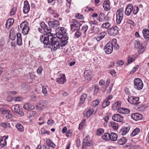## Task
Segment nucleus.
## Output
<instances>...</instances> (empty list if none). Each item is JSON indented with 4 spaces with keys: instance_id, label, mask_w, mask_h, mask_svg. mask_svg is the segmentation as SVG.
Here are the masks:
<instances>
[{
    "instance_id": "nucleus-29",
    "label": "nucleus",
    "mask_w": 149,
    "mask_h": 149,
    "mask_svg": "<svg viewBox=\"0 0 149 149\" xmlns=\"http://www.w3.org/2000/svg\"><path fill=\"white\" fill-rule=\"evenodd\" d=\"M144 37L145 38H149V30L147 29H144L142 31Z\"/></svg>"
},
{
    "instance_id": "nucleus-53",
    "label": "nucleus",
    "mask_w": 149,
    "mask_h": 149,
    "mask_svg": "<svg viewBox=\"0 0 149 149\" xmlns=\"http://www.w3.org/2000/svg\"><path fill=\"white\" fill-rule=\"evenodd\" d=\"M75 17L79 19H83L84 18L83 15L80 13L76 14Z\"/></svg>"
},
{
    "instance_id": "nucleus-62",
    "label": "nucleus",
    "mask_w": 149,
    "mask_h": 149,
    "mask_svg": "<svg viewBox=\"0 0 149 149\" xmlns=\"http://www.w3.org/2000/svg\"><path fill=\"white\" fill-rule=\"evenodd\" d=\"M104 132V131L103 129H100L97 130V134L99 136L102 133Z\"/></svg>"
},
{
    "instance_id": "nucleus-46",
    "label": "nucleus",
    "mask_w": 149,
    "mask_h": 149,
    "mask_svg": "<svg viewBox=\"0 0 149 149\" xmlns=\"http://www.w3.org/2000/svg\"><path fill=\"white\" fill-rule=\"evenodd\" d=\"M124 9L123 8H122L118 9L116 12V15H123Z\"/></svg>"
},
{
    "instance_id": "nucleus-48",
    "label": "nucleus",
    "mask_w": 149,
    "mask_h": 149,
    "mask_svg": "<svg viewBox=\"0 0 149 149\" xmlns=\"http://www.w3.org/2000/svg\"><path fill=\"white\" fill-rule=\"evenodd\" d=\"M135 60V58H133L130 56H129L127 58L128 64H130L134 61Z\"/></svg>"
},
{
    "instance_id": "nucleus-50",
    "label": "nucleus",
    "mask_w": 149,
    "mask_h": 149,
    "mask_svg": "<svg viewBox=\"0 0 149 149\" xmlns=\"http://www.w3.org/2000/svg\"><path fill=\"white\" fill-rule=\"evenodd\" d=\"M72 49L71 47H69L67 49L65 52V53L67 55H69L71 54Z\"/></svg>"
},
{
    "instance_id": "nucleus-51",
    "label": "nucleus",
    "mask_w": 149,
    "mask_h": 149,
    "mask_svg": "<svg viewBox=\"0 0 149 149\" xmlns=\"http://www.w3.org/2000/svg\"><path fill=\"white\" fill-rule=\"evenodd\" d=\"M42 92L45 95L47 93V91L45 86H43L42 87Z\"/></svg>"
},
{
    "instance_id": "nucleus-10",
    "label": "nucleus",
    "mask_w": 149,
    "mask_h": 149,
    "mask_svg": "<svg viewBox=\"0 0 149 149\" xmlns=\"http://www.w3.org/2000/svg\"><path fill=\"white\" fill-rule=\"evenodd\" d=\"M139 100V97L132 96L128 97V101L130 104H135L138 103Z\"/></svg>"
},
{
    "instance_id": "nucleus-34",
    "label": "nucleus",
    "mask_w": 149,
    "mask_h": 149,
    "mask_svg": "<svg viewBox=\"0 0 149 149\" xmlns=\"http://www.w3.org/2000/svg\"><path fill=\"white\" fill-rule=\"evenodd\" d=\"M46 142L47 145L52 148H54L56 147L55 145L52 142V141L49 139H47L46 140Z\"/></svg>"
},
{
    "instance_id": "nucleus-8",
    "label": "nucleus",
    "mask_w": 149,
    "mask_h": 149,
    "mask_svg": "<svg viewBox=\"0 0 149 149\" xmlns=\"http://www.w3.org/2000/svg\"><path fill=\"white\" fill-rule=\"evenodd\" d=\"M119 29L117 26L110 28L107 30V32L110 36H115L118 33Z\"/></svg>"
},
{
    "instance_id": "nucleus-30",
    "label": "nucleus",
    "mask_w": 149,
    "mask_h": 149,
    "mask_svg": "<svg viewBox=\"0 0 149 149\" xmlns=\"http://www.w3.org/2000/svg\"><path fill=\"white\" fill-rule=\"evenodd\" d=\"M127 141L126 139L124 137H122L118 139V143L120 145H123L125 144Z\"/></svg>"
},
{
    "instance_id": "nucleus-19",
    "label": "nucleus",
    "mask_w": 149,
    "mask_h": 149,
    "mask_svg": "<svg viewBox=\"0 0 149 149\" xmlns=\"http://www.w3.org/2000/svg\"><path fill=\"white\" fill-rule=\"evenodd\" d=\"M130 129V127H124L120 129L119 132V134L122 135H125L129 131Z\"/></svg>"
},
{
    "instance_id": "nucleus-11",
    "label": "nucleus",
    "mask_w": 149,
    "mask_h": 149,
    "mask_svg": "<svg viewBox=\"0 0 149 149\" xmlns=\"http://www.w3.org/2000/svg\"><path fill=\"white\" fill-rule=\"evenodd\" d=\"M58 39L61 47L65 46L68 43V37L65 36L61 38H58Z\"/></svg>"
},
{
    "instance_id": "nucleus-56",
    "label": "nucleus",
    "mask_w": 149,
    "mask_h": 149,
    "mask_svg": "<svg viewBox=\"0 0 149 149\" xmlns=\"http://www.w3.org/2000/svg\"><path fill=\"white\" fill-rule=\"evenodd\" d=\"M128 149H141L139 145H134L130 146Z\"/></svg>"
},
{
    "instance_id": "nucleus-3",
    "label": "nucleus",
    "mask_w": 149,
    "mask_h": 149,
    "mask_svg": "<svg viewBox=\"0 0 149 149\" xmlns=\"http://www.w3.org/2000/svg\"><path fill=\"white\" fill-rule=\"evenodd\" d=\"M70 23L71 30L72 32L79 30L81 24L79 23L78 21L75 19H72Z\"/></svg>"
},
{
    "instance_id": "nucleus-2",
    "label": "nucleus",
    "mask_w": 149,
    "mask_h": 149,
    "mask_svg": "<svg viewBox=\"0 0 149 149\" xmlns=\"http://www.w3.org/2000/svg\"><path fill=\"white\" fill-rule=\"evenodd\" d=\"M40 25L41 28H39L38 29V30L39 32L42 33H44L43 35L48 34L49 33H51V29L49 27H48L44 22H41L40 23Z\"/></svg>"
},
{
    "instance_id": "nucleus-24",
    "label": "nucleus",
    "mask_w": 149,
    "mask_h": 149,
    "mask_svg": "<svg viewBox=\"0 0 149 149\" xmlns=\"http://www.w3.org/2000/svg\"><path fill=\"white\" fill-rule=\"evenodd\" d=\"M17 36V43L18 45H21L22 44V38L21 33H18L16 34Z\"/></svg>"
},
{
    "instance_id": "nucleus-54",
    "label": "nucleus",
    "mask_w": 149,
    "mask_h": 149,
    "mask_svg": "<svg viewBox=\"0 0 149 149\" xmlns=\"http://www.w3.org/2000/svg\"><path fill=\"white\" fill-rule=\"evenodd\" d=\"M130 112V110L129 109L124 108L122 114H128Z\"/></svg>"
},
{
    "instance_id": "nucleus-63",
    "label": "nucleus",
    "mask_w": 149,
    "mask_h": 149,
    "mask_svg": "<svg viewBox=\"0 0 149 149\" xmlns=\"http://www.w3.org/2000/svg\"><path fill=\"white\" fill-rule=\"evenodd\" d=\"M36 113V111H32L29 114V117H33L35 116Z\"/></svg>"
},
{
    "instance_id": "nucleus-17",
    "label": "nucleus",
    "mask_w": 149,
    "mask_h": 149,
    "mask_svg": "<svg viewBox=\"0 0 149 149\" xmlns=\"http://www.w3.org/2000/svg\"><path fill=\"white\" fill-rule=\"evenodd\" d=\"M30 10V6L27 1H25L24 2V7L23 8V12L24 13H27Z\"/></svg>"
},
{
    "instance_id": "nucleus-32",
    "label": "nucleus",
    "mask_w": 149,
    "mask_h": 149,
    "mask_svg": "<svg viewBox=\"0 0 149 149\" xmlns=\"http://www.w3.org/2000/svg\"><path fill=\"white\" fill-rule=\"evenodd\" d=\"M123 15H116V22L118 24H120L123 18Z\"/></svg>"
},
{
    "instance_id": "nucleus-55",
    "label": "nucleus",
    "mask_w": 149,
    "mask_h": 149,
    "mask_svg": "<svg viewBox=\"0 0 149 149\" xmlns=\"http://www.w3.org/2000/svg\"><path fill=\"white\" fill-rule=\"evenodd\" d=\"M99 29L98 27L94 26L92 29L93 31L95 33H97L99 31Z\"/></svg>"
},
{
    "instance_id": "nucleus-18",
    "label": "nucleus",
    "mask_w": 149,
    "mask_h": 149,
    "mask_svg": "<svg viewBox=\"0 0 149 149\" xmlns=\"http://www.w3.org/2000/svg\"><path fill=\"white\" fill-rule=\"evenodd\" d=\"M14 110L16 113L20 116H23L24 115V112L21 110L20 107L18 104H16L15 106Z\"/></svg>"
},
{
    "instance_id": "nucleus-26",
    "label": "nucleus",
    "mask_w": 149,
    "mask_h": 149,
    "mask_svg": "<svg viewBox=\"0 0 149 149\" xmlns=\"http://www.w3.org/2000/svg\"><path fill=\"white\" fill-rule=\"evenodd\" d=\"M110 140L112 141H116L118 138V135L115 133L111 132L110 134Z\"/></svg>"
},
{
    "instance_id": "nucleus-1",
    "label": "nucleus",
    "mask_w": 149,
    "mask_h": 149,
    "mask_svg": "<svg viewBox=\"0 0 149 149\" xmlns=\"http://www.w3.org/2000/svg\"><path fill=\"white\" fill-rule=\"evenodd\" d=\"M40 39L41 42L44 44L45 48H51L52 50L56 51L61 47L58 38L54 37L52 33L42 35Z\"/></svg>"
},
{
    "instance_id": "nucleus-22",
    "label": "nucleus",
    "mask_w": 149,
    "mask_h": 149,
    "mask_svg": "<svg viewBox=\"0 0 149 149\" xmlns=\"http://www.w3.org/2000/svg\"><path fill=\"white\" fill-rule=\"evenodd\" d=\"M106 34V33L105 32H102L100 33V34H98L97 36H95V38L97 41H99L104 38Z\"/></svg>"
},
{
    "instance_id": "nucleus-16",
    "label": "nucleus",
    "mask_w": 149,
    "mask_h": 149,
    "mask_svg": "<svg viewBox=\"0 0 149 149\" xmlns=\"http://www.w3.org/2000/svg\"><path fill=\"white\" fill-rule=\"evenodd\" d=\"M131 117L134 120L137 121L141 119L142 118L143 116L140 113H136L133 114L131 115Z\"/></svg>"
},
{
    "instance_id": "nucleus-64",
    "label": "nucleus",
    "mask_w": 149,
    "mask_h": 149,
    "mask_svg": "<svg viewBox=\"0 0 149 149\" xmlns=\"http://www.w3.org/2000/svg\"><path fill=\"white\" fill-rule=\"evenodd\" d=\"M72 131L70 130H68L66 133V136L67 137H69L72 135Z\"/></svg>"
},
{
    "instance_id": "nucleus-40",
    "label": "nucleus",
    "mask_w": 149,
    "mask_h": 149,
    "mask_svg": "<svg viewBox=\"0 0 149 149\" xmlns=\"http://www.w3.org/2000/svg\"><path fill=\"white\" fill-rule=\"evenodd\" d=\"M94 110L93 109H90L87 112L86 117L87 118L89 117L93 114L94 113Z\"/></svg>"
},
{
    "instance_id": "nucleus-27",
    "label": "nucleus",
    "mask_w": 149,
    "mask_h": 149,
    "mask_svg": "<svg viewBox=\"0 0 149 149\" xmlns=\"http://www.w3.org/2000/svg\"><path fill=\"white\" fill-rule=\"evenodd\" d=\"M103 6L104 9L106 11L109 10L110 8L109 3V1H104L103 4Z\"/></svg>"
},
{
    "instance_id": "nucleus-15",
    "label": "nucleus",
    "mask_w": 149,
    "mask_h": 149,
    "mask_svg": "<svg viewBox=\"0 0 149 149\" xmlns=\"http://www.w3.org/2000/svg\"><path fill=\"white\" fill-rule=\"evenodd\" d=\"M133 9V6L131 4H128L125 11V14L127 16H129L131 13Z\"/></svg>"
},
{
    "instance_id": "nucleus-57",
    "label": "nucleus",
    "mask_w": 149,
    "mask_h": 149,
    "mask_svg": "<svg viewBox=\"0 0 149 149\" xmlns=\"http://www.w3.org/2000/svg\"><path fill=\"white\" fill-rule=\"evenodd\" d=\"M16 11V7H13V8L11 11L10 13V15H14L15 14V13Z\"/></svg>"
},
{
    "instance_id": "nucleus-7",
    "label": "nucleus",
    "mask_w": 149,
    "mask_h": 149,
    "mask_svg": "<svg viewBox=\"0 0 149 149\" xmlns=\"http://www.w3.org/2000/svg\"><path fill=\"white\" fill-rule=\"evenodd\" d=\"M48 104V102L45 100H42L39 102L36 106V108L37 110L42 111L43 109L46 107Z\"/></svg>"
},
{
    "instance_id": "nucleus-39",
    "label": "nucleus",
    "mask_w": 149,
    "mask_h": 149,
    "mask_svg": "<svg viewBox=\"0 0 149 149\" xmlns=\"http://www.w3.org/2000/svg\"><path fill=\"white\" fill-rule=\"evenodd\" d=\"M22 88L24 90L26 91L29 88V85L27 84L24 83L21 85Z\"/></svg>"
},
{
    "instance_id": "nucleus-4",
    "label": "nucleus",
    "mask_w": 149,
    "mask_h": 149,
    "mask_svg": "<svg viewBox=\"0 0 149 149\" xmlns=\"http://www.w3.org/2000/svg\"><path fill=\"white\" fill-rule=\"evenodd\" d=\"M66 33L64 28L63 27H59L56 30V35L57 38H61L66 36Z\"/></svg>"
},
{
    "instance_id": "nucleus-45",
    "label": "nucleus",
    "mask_w": 149,
    "mask_h": 149,
    "mask_svg": "<svg viewBox=\"0 0 149 149\" xmlns=\"http://www.w3.org/2000/svg\"><path fill=\"white\" fill-rule=\"evenodd\" d=\"M133 13L134 15H136L139 11V8L136 6H133Z\"/></svg>"
},
{
    "instance_id": "nucleus-41",
    "label": "nucleus",
    "mask_w": 149,
    "mask_h": 149,
    "mask_svg": "<svg viewBox=\"0 0 149 149\" xmlns=\"http://www.w3.org/2000/svg\"><path fill=\"white\" fill-rule=\"evenodd\" d=\"M110 126L113 129L115 130H116L118 128V124L114 122H111V123Z\"/></svg>"
},
{
    "instance_id": "nucleus-28",
    "label": "nucleus",
    "mask_w": 149,
    "mask_h": 149,
    "mask_svg": "<svg viewBox=\"0 0 149 149\" xmlns=\"http://www.w3.org/2000/svg\"><path fill=\"white\" fill-rule=\"evenodd\" d=\"M15 127L17 128L19 131L20 132H23L24 130L23 126L20 123H18L15 125Z\"/></svg>"
},
{
    "instance_id": "nucleus-38",
    "label": "nucleus",
    "mask_w": 149,
    "mask_h": 149,
    "mask_svg": "<svg viewBox=\"0 0 149 149\" xmlns=\"http://www.w3.org/2000/svg\"><path fill=\"white\" fill-rule=\"evenodd\" d=\"M98 21L100 22H102L105 20L106 17H105V15L103 13H101L99 15Z\"/></svg>"
},
{
    "instance_id": "nucleus-42",
    "label": "nucleus",
    "mask_w": 149,
    "mask_h": 149,
    "mask_svg": "<svg viewBox=\"0 0 149 149\" xmlns=\"http://www.w3.org/2000/svg\"><path fill=\"white\" fill-rule=\"evenodd\" d=\"M110 24L109 22H106L102 24L101 26V27L103 28L107 29L110 26Z\"/></svg>"
},
{
    "instance_id": "nucleus-31",
    "label": "nucleus",
    "mask_w": 149,
    "mask_h": 149,
    "mask_svg": "<svg viewBox=\"0 0 149 149\" xmlns=\"http://www.w3.org/2000/svg\"><path fill=\"white\" fill-rule=\"evenodd\" d=\"M87 97V95L85 93L83 94L80 97V100L79 101V104H82L84 102L85 100Z\"/></svg>"
},
{
    "instance_id": "nucleus-9",
    "label": "nucleus",
    "mask_w": 149,
    "mask_h": 149,
    "mask_svg": "<svg viewBox=\"0 0 149 149\" xmlns=\"http://www.w3.org/2000/svg\"><path fill=\"white\" fill-rule=\"evenodd\" d=\"M113 50V45L111 44L110 42H109L104 46V50L105 53L107 54H109L111 53Z\"/></svg>"
},
{
    "instance_id": "nucleus-37",
    "label": "nucleus",
    "mask_w": 149,
    "mask_h": 149,
    "mask_svg": "<svg viewBox=\"0 0 149 149\" xmlns=\"http://www.w3.org/2000/svg\"><path fill=\"white\" fill-rule=\"evenodd\" d=\"M140 132V129L139 128H137L133 131L132 133L131 134L130 136H134L138 134Z\"/></svg>"
},
{
    "instance_id": "nucleus-12",
    "label": "nucleus",
    "mask_w": 149,
    "mask_h": 149,
    "mask_svg": "<svg viewBox=\"0 0 149 149\" xmlns=\"http://www.w3.org/2000/svg\"><path fill=\"white\" fill-rule=\"evenodd\" d=\"M136 42V43L135 44V47L139 49L138 52L139 54L142 53L145 50V47L142 46V44L138 40Z\"/></svg>"
},
{
    "instance_id": "nucleus-14",
    "label": "nucleus",
    "mask_w": 149,
    "mask_h": 149,
    "mask_svg": "<svg viewBox=\"0 0 149 149\" xmlns=\"http://www.w3.org/2000/svg\"><path fill=\"white\" fill-rule=\"evenodd\" d=\"M112 118L114 121L119 122H122L123 120V117L117 114H113Z\"/></svg>"
},
{
    "instance_id": "nucleus-13",
    "label": "nucleus",
    "mask_w": 149,
    "mask_h": 149,
    "mask_svg": "<svg viewBox=\"0 0 149 149\" xmlns=\"http://www.w3.org/2000/svg\"><path fill=\"white\" fill-rule=\"evenodd\" d=\"M65 75L64 74H61L56 78V81L60 84H63L66 81Z\"/></svg>"
},
{
    "instance_id": "nucleus-23",
    "label": "nucleus",
    "mask_w": 149,
    "mask_h": 149,
    "mask_svg": "<svg viewBox=\"0 0 149 149\" xmlns=\"http://www.w3.org/2000/svg\"><path fill=\"white\" fill-rule=\"evenodd\" d=\"M23 108L27 110H31L34 109V105L29 104H26L23 106Z\"/></svg>"
},
{
    "instance_id": "nucleus-25",
    "label": "nucleus",
    "mask_w": 149,
    "mask_h": 149,
    "mask_svg": "<svg viewBox=\"0 0 149 149\" xmlns=\"http://www.w3.org/2000/svg\"><path fill=\"white\" fill-rule=\"evenodd\" d=\"M14 22V19L13 18H11L8 19L6 22V28H8L10 26L12 25Z\"/></svg>"
},
{
    "instance_id": "nucleus-61",
    "label": "nucleus",
    "mask_w": 149,
    "mask_h": 149,
    "mask_svg": "<svg viewBox=\"0 0 149 149\" xmlns=\"http://www.w3.org/2000/svg\"><path fill=\"white\" fill-rule=\"evenodd\" d=\"M139 67V65H137L135 67H134L132 70L131 71L130 73H134L135 72Z\"/></svg>"
},
{
    "instance_id": "nucleus-33",
    "label": "nucleus",
    "mask_w": 149,
    "mask_h": 149,
    "mask_svg": "<svg viewBox=\"0 0 149 149\" xmlns=\"http://www.w3.org/2000/svg\"><path fill=\"white\" fill-rule=\"evenodd\" d=\"M121 104V101H117L113 105L112 108L114 110H116L120 106Z\"/></svg>"
},
{
    "instance_id": "nucleus-35",
    "label": "nucleus",
    "mask_w": 149,
    "mask_h": 149,
    "mask_svg": "<svg viewBox=\"0 0 149 149\" xmlns=\"http://www.w3.org/2000/svg\"><path fill=\"white\" fill-rule=\"evenodd\" d=\"M102 138L104 140L109 141L110 140V133H105L102 136Z\"/></svg>"
},
{
    "instance_id": "nucleus-36",
    "label": "nucleus",
    "mask_w": 149,
    "mask_h": 149,
    "mask_svg": "<svg viewBox=\"0 0 149 149\" xmlns=\"http://www.w3.org/2000/svg\"><path fill=\"white\" fill-rule=\"evenodd\" d=\"M4 137H5V140H3L2 139L0 142V147L1 148L3 147L4 146H6V140L7 139L8 137H7L5 136H4L3 138H4Z\"/></svg>"
},
{
    "instance_id": "nucleus-60",
    "label": "nucleus",
    "mask_w": 149,
    "mask_h": 149,
    "mask_svg": "<svg viewBox=\"0 0 149 149\" xmlns=\"http://www.w3.org/2000/svg\"><path fill=\"white\" fill-rule=\"evenodd\" d=\"M88 29V26L87 25L83 26L81 30L84 33H85Z\"/></svg>"
},
{
    "instance_id": "nucleus-47",
    "label": "nucleus",
    "mask_w": 149,
    "mask_h": 149,
    "mask_svg": "<svg viewBox=\"0 0 149 149\" xmlns=\"http://www.w3.org/2000/svg\"><path fill=\"white\" fill-rule=\"evenodd\" d=\"M100 90L99 88L97 85H96L95 86V89L94 91V95H97Z\"/></svg>"
},
{
    "instance_id": "nucleus-43",
    "label": "nucleus",
    "mask_w": 149,
    "mask_h": 149,
    "mask_svg": "<svg viewBox=\"0 0 149 149\" xmlns=\"http://www.w3.org/2000/svg\"><path fill=\"white\" fill-rule=\"evenodd\" d=\"M8 110H7L6 109H5L3 108H0V111L1 114L4 115L5 114H7V113H8Z\"/></svg>"
},
{
    "instance_id": "nucleus-5",
    "label": "nucleus",
    "mask_w": 149,
    "mask_h": 149,
    "mask_svg": "<svg viewBox=\"0 0 149 149\" xmlns=\"http://www.w3.org/2000/svg\"><path fill=\"white\" fill-rule=\"evenodd\" d=\"M20 27L22 29V33L24 35H25L28 33L29 30V27L27 25L26 21L22 22L20 25Z\"/></svg>"
},
{
    "instance_id": "nucleus-59",
    "label": "nucleus",
    "mask_w": 149,
    "mask_h": 149,
    "mask_svg": "<svg viewBox=\"0 0 149 149\" xmlns=\"http://www.w3.org/2000/svg\"><path fill=\"white\" fill-rule=\"evenodd\" d=\"M98 100H96L92 102V106L94 107H96L99 103Z\"/></svg>"
},
{
    "instance_id": "nucleus-21",
    "label": "nucleus",
    "mask_w": 149,
    "mask_h": 149,
    "mask_svg": "<svg viewBox=\"0 0 149 149\" xmlns=\"http://www.w3.org/2000/svg\"><path fill=\"white\" fill-rule=\"evenodd\" d=\"M84 76L86 80H90L91 79V75L90 72L88 70H85L84 71Z\"/></svg>"
},
{
    "instance_id": "nucleus-52",
    "label": "nucleus",
    "mask_w": 149,
    "mask_h": 149,
    "mask_svg": "<svg viewBox=\"0 0 149 149\" xmlns=\"http://www.w3.org/2000/svg\"><path fill=\"white\" fill-rule=\"evenodd\" d=\"M13 116L12 114L10 113V111H8V113H7L6 116V118L7 119H9Z\"/></svg>"
},
{
    "instance_id": "nucleus-49",
    "label": "nucleus",
    "mask_w": 149,
    "mask_h": 149,
    "mask_svg": "<svg viewBox=\"0 0 149 149\" xmlns=\"http://www.w3.org/2000/svg\"><path fill=\"white\" fill-rule=\"evenodd\" d=\"M76 32L74 34V36L75 37L78 38H79L81 35V33L79 31V30L76 31Z\"/></svg>"
},
{
    "instance_id": "nucleus-6",
    "label": "nucleus",
    "mask_w": 149,
    "mask_h": 149,
    "mask_svg": "<svg viewBox=\"0 0 149 149\" xmlns=\"http://www.w3.org/2000/svg\"><path fill=\"white\" fill-rule=\"evenodd\" d=\"M134 88L138 90L141 89L143 86L142 81L139 78H136L134 81Z\"/></svg>"
},
{
    "instance_id": "nucleus-58",
    "label": "nucleus",
    "mask_w": 149,
    "mask_h": 149,
    "mask_svg": "<svg viewBox=\"0 0 149 149\" xmlns=\"http://www.w3.org/2000/svg\"><path fill=\"white\" fill-rule=\"evenodd\" d=\"M47 11L49 13L52 14H54L55 12V10L52 7H50L49 8Z\"/></svg>"
},
{
    "instance_id": "nucleus-20",
    "label": "nucleus",
    "mask_w": 149,
    "mask_h": 149,
    "mask_svg": "<svg viewBox=\"0 0 149 149\" xmlns=\"http://www.w3.org/2000/svg\"><path fill=\"white\" fill-rule=\"evenodd\" d=\"M48 24L50 26L53 28L56 27L59 25V23L58 20H55L54 21H49L48 23Z\"/></svg>"
},
{
    "instance_id": "nucleus-44",
    "label": "nucleus",
    "mask_w": 149,
    "mask_h": 149,
    "mask_svg": "<svg viewBox=\"0 0 149 149\" xmlns=\"http://www.w3.org/2000/svg\"><path fill=\"white\" fill-rule=\"evenodd\" d=\"M0 126L6 128L10 126V124L8 123H0Z\"/></svg>"
}]
</instances>
